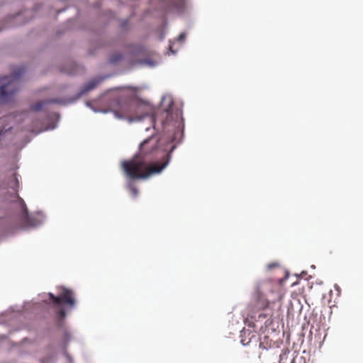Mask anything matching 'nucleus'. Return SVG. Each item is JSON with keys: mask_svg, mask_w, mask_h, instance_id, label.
Masks as SVG:
<instances>
[{"mask_svg": "<svg viewBox=\"0 0 363 363\" xmlns=\"http://www.w3.org/2000/svg\"><path fill=\"white\" fill-rule=\"evenodd\" d=\"M6 184L8 187L11 188L16 193L17 202L20 207V217L23 225L24 227L34 225V220L28 214V209L23 200L17 194L19 188V181L16 172H11L10 175L8 177Z\"/></svg>", "mask_w": 363, "mask_h": 363, "instance_id": "39448f33", "label": "nucleus"}, {"mask_svg": "<svg viewBox=\"0 0 363 363\" xmlns=\"http://www.w3.org/2000/svg\"><path fill=\"white\" fill-rule=\"evenodd\" d=\"M165 143L157 135L143 140L138 152L130 159L121 162V167L130 180L146 179L153 174L160 173L169 164L175 145Z\"/></svg>", "mask_w": 363, "mask_h": 363, "instance_id": "f257e3e1", "label": "nucleus"}, {"mask_svg": "<svg viewBox=\"0 0 363 363\" xmlns=\"http://www.w3.org/2000/svg\"><path fill=\"white\" fill-rule=\"evenodd\" d=\"M118 107L114 111V113L118 118H128L130 121H140L142 116L135 115L136 104L132 101H124L118 102Z\"/></svg>", "mask_w": 363, "mask_h": 363, "instance_id": "423d86ee", "label": "nucleus"}, {"mask_svg": "<svg viewBox=\"0 0 363 363\" xmlns=\"http://www.w3.org/2000/svg\"><path fill=\"white\" fill-rule=\"evenodd\" d=\"M128 187L133 196L136 197L138 194V189L132 184H129Z\"/></svg>", "mask_w": 363, "mask_h": 363, "instance_id": "ddd939ff", "label": "nucleus"}, {"mask_svg": "<svg viewBox=\"0 0 363 363\" xmlns=\"http://www.w3.org/2000/svg\"><path fill=\"white\" fill-rule=\"evenodd\" d=\"M12 127L9 125V118H0V142L4 139L6 133L11 130Z\"/></svg>", "mask_w": 363, "mask_h": 363, "instance_id": "1a4fd4ad", "label": "nucleus"}, {"mask_svg": "<svg viewBox=\"0 0 363 363\" xmlns=\"http://www.w3.org/2000/svg\"><path fill=\"white\" fill-rule=\"evenodd\" d=\"M104 77H97L88 82L82 86L79 93L80 95H83L96 88L104 80Z\"/></svg>", "mask_w": 363, "mask_h": 363, "instance_id": "6e6552de", "label": "nucleus"}, {"mask_svg": "<svg viewBox=\"0 0 363 363\" xmlns=\"http://www.w3.org/2000/svg\"><path fill=\"white\" fill-rule=\"evenodd\" d=\"M169 50H170L172 52H174L172 50V47H171V46H169Z\"/></svg>", "mask_w": 363, "mask_h": 363, "instance_id": "a211bd4d", "label": "nucleus"}, {"mask_svg": "<svg viewBox=\"0 0 363 363\" xmlns=\"http://www.w3.org/2000/svg\"><path fill=\"white\" fill-rule=\"evenodd\" d=\"M48 296L52 303L56 306L63 303L73 307L75 304L73 291L64 286L59 287L58 296H55L52 293H49Z\"/></svg>", "mask_w": 363, "mask_h": 363, "instance_id": "0eeeda50", "label": "nucleus"}, {"mask_svg": "<svg viewBox=\"0 0 363 363\" xmlns=\"http://www.w3.org/2000/svg\"><path fill=\"white\" fill-rule=\"evenodd\" d=\"M185 37H186L185 33H181V34L179 35V37H178V40H180V41H182V40H184Z\"/></svg>", "mask_w": 363, "mask_h": 363, "instance_id": "2eb2a0df", "label": "nucleus"}, {"mask_svg": "<svg viewBox=\"0 0 363 363\" xmlns=\"http://www.w3.org/2000/svg\"><path fill=\"white\" fill-rule=\"evenodd\" d=\"M181 118L182 111L179 108H175L173 102H171L167 109L164 110L153 118L154 128L159 123L163 129L168 130L169 127L173 128L179 127Z\"/></svg>", "mask_w": 363, "mask_h": 363, "instance_id": "7ed1b4c3", "label": "nucleus"}, {"mask_svg": "<svg viewBox=\"0 0 363 363\" xmlns=\"http://www.w3.org/2000/svg\"><path fill=\"white\" fill-rule=\"evenodd\" d=\"M121 57H122L121 55L114 54L111 57L109 60H110L111 63L114 64V63L118 62L121 59Z\"/></svg>", "mask_w": 363, "mask_h": 363, "instance_id": "f8f14e48", "label": "nucleus"}, {"mask_svg": "<svg viewBox=\"0 0 363 363\" xmlns=\"http://www.w3.org/2000/svg\"><path fill=\"white\" fill-rule=\"evenodd\" d=\"M242 345H247V344H248V342L245 343L244 340H242Z\"/></svg>", "mask_w": 363, "mask_h": 363, "instance_id": "f3484780", "label": "nucleus"}, {"mask_svg": "<svg viewBox=\"0 0 363 363\" xmlns=\"http://www.w3.org/2000/svg\"><path fill=\"white\" fill-rule=\"evenodd\" d=\"M23 70H19L11 76L0 78V101L8 102L11 101L12 96L18 90L19 77Z\"/></svg>", "mask_w": 363, "mask_h": 363, "instance_id": "20e7f679", "label": "nucleus"}, {"mask_svg": "<svg viewBox=\"0 0 363 363\" xmlns=\"http://www.w3.org/2000/svg\"><path fill=\"white\" fill-rule=\"evenodd\" d=\"M276 286L269 281L259 282L255 288L253 299L250 304L252 311H264L277 301L280 302L282 296L279 291H275Z\"/></svg>", "mask_w": 363, "mask_h": 363, "instance_id": "f03ea898", "label": "nucleus"}, {"mask_svg": "<svg viewBox=\"0 0 363 363\" xmlns=\"http://www.w3.org/2000/svg\"><path fill=\"white\" fill-rule=\"evenodd\" d=\"M54 101H38V102H36L35 104H33V105H31L30 106V109L33 111H40L42 110L43 107L44 106V105L47 103H53Z\"/></svg>", "mask_w": 363, "mask_h": 363, "instance_id": "9d476101", "label": "nucleus"}, {"mask_svg": "<svg viewBox=\"0 0 363 363\" xmlns=\"http://www.w3.org/2000/svg\"><path fill=\"white\" fill-rule=\"evenodd\" d=\"M58 315L60 316V318H63L65 315H66V313L64 309H60L59 311H58Z\"/></svg>", "mask_w": 363, "mask_h": 363, "instance_id": "4468645a", "label": "nucleus"}, {"mask_svg": "<svg viewBox=\"0 0 363 363\" xmlns=\"http://www.w3.org/2000/svg\"><path fill=\"white\" fill-rule=\"evenodd\" d=\"M165 140V143H169V147H171V145H174V144H172V142L174 141V139H172V141H167V139H165L164 138H163Z\"/></svg>", "mask_w": 363, "mask_h": 363, "instance_id": "dca6fc26", "label": "nucleus"}, {"mask_svg": "<svg viewBox=\"0 0 363 363\" xmlns=\"http://www.w3.org/2000/svg\"><path fill=\"white\" fill-rule=\"evenodd\" d=\"M272 313H259L258 315V319L260 318H264L267 319L265 323H267L272 318Z\"/></svg>", "mask_w": 363, "mask_h": 363, "instance_id": "9b49d317", "label": "nucleus"}]
</instances>
